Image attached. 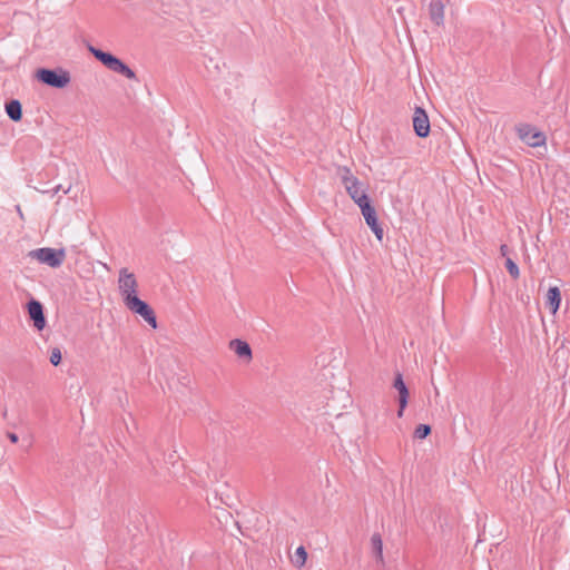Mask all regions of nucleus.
Instances as JSON below:
<instances>
[{"instance_id":"24","label":"nucleus","mask_w":570,"mask_h":570,"mask_svg":"<svg viewBox=\"0 0 570 570\" xmlns=\"http://www.w3.org/2000/svg\"><path fill=\"white\" fill-rule=\"evenodd\" d=\"M7 436L12 443H17L19 440L18 435L13 432H8Z\"/></svg>"},{"instance_id":"10","label":"nucleus","mask_w":570,"mask_h":570,"mask_svg":"<svg viewBox=\"0 0 570 570\" xmlns=\"http://www.w3.org/2000/svg\"><path fill=\"white\" fill-rule=\"evenodd\" d=\"M393 387L399 392V411L397 416L402 417L403 412L409 403V389L403 380V375L401 373H396L393 382Z\"/></svg>"},{"instance_id":"7","label":"nucleus","mask_w":570,"mask_h":570,"mask_svg":"<svg viewBox=\"0 0 570 570\" xmlns=\"http://www.w3.org/2000/svg\"><path fill=\"white\" fill-rule=\"evenodd\" d=\"M412 121L414 132L417 137L425 138L429 136L431 130L430 120L426 111L423 108H415Z\"/></svg>"},{"instance_id":"27","label":"nucleus","mask_w":570,"mask_h":570,"mask_svg":"<svg viewBox=\"0 0 570 570\" xmlns=\"http://www.w3.org/2000/svg\"><path fill=\"white\" fill-rule=\"evenodd\" d=\"M18 215H21L22 216V213L20 210V207L18 206Z\"/></svg>"},{"instance_id":"25","label":"nucleus","mask_w":570,"mask_h":570,"mask_svg":"<svg viewBox=\"0 0 570 570\" xmlns=\"http://www.w3.org/2000/svg\"><path fill=\"white\" fill-rule=\"evenodd\" d=\"M62 189V186L61 185H57L53 189H52V195H56L58 191H61Z\"/></svg>"},{"instance_id":"5","label":"nucleus","mask_w":570,"mask_h":570,"mask_svg":"<svg viewBox=\"0 0 570 570\" xmlns=\"http://www.w3.org/2000/svg\"><path fill=\"white\" fill-rule=\"evenodd\" d=\"M125 305L135 314L141 316L153 328L157 327V318L155 312L148 303L140 299L137 295H132Z\"/></svg>"},{"instance_id":"26","label":"nucleus","mask_w":570,"mask_h":570,"mask_svg":"<svg viewBox=\"0 0 570 570\" xmlns=\"http://www.w3.org/2000/svg\"><path fill=\"white\" fill-rule=\"evenodd\" d=\"M65 194H68L69 190H70V187H68L67 189H62Z\"/></svg>"},{"instance_id":"15","label":"nucleus","mask_w":570,"mask_h":570,"mask_svg":"<svg viewBox=\"0 0 570 570\" xmlns=\"http://www.w3.org/2000/svg\"><path fill=\"white\" fill-rule=\"evenodd\" d=\"M361 213L365 219V223L368 227H376L379 224L377 215L375 208L372 206V204H368L361 208Z\"/></svg>"},{"instance_id":"12","label":"nucleus","mask_w":570,"mask_h":570,"mask_svg":"<svg viewBox=\"0 0 570 570\" xmlns=\"http://www.w3.org/2000/svg\"><path fill=\"white\" fill-rule=\"evenodd\" d=\"M444 9L445 6L442 0H431L429 6V14L431 20L436 26H441L444 22Z\"/></svg>"},{"instance_id":"8","label":"nucleus","mask_w":570,"mask_h":570,"mask_svg":"<svg viewBox=\"0 0 570 570\" xmlns=\"http://www.w3.org/2000/svg\"><path fill=\"white\" fill-rule=\"evenodd\" d=\"M346 193L352 200L361 208L371 204L363 184L360 180H353L352 184L345 186Z\"/></svg>"},{"instance_id":"19","label":"nucleus","mask_w":570,"mask_h":570,"mask_svg":"<svg viewBox=\"0 0 570 570\" xmlns=\"http://www.w3.org/2000/svg\"><path fill=\"white\" fill-rule=\"evenodd\" d=\"M431 433V426L429 424H419L414 431L416 439H425Z\"/></svg>"},{"instance_id":"6","label":"nucleus","mask_w":570,"mask_h":570,"mask_svg":"<svg viewBox=\"0 0 570 570\" xmlns=\"http://www.w3.org/2000/svg\"><path fill=\"white\" fill-rule=\"evenodd\" d=\"M119 289L124 297V302L128 301L132 295H137V281L132 273L127 268L119 272Z\"/></svg>"},{"instance_id":"21","label":"nucleus","mask_w":570,"mask_h":570,"mask_svg":"<svg viewBox=\"0 0 570 570\" xmlns=\"http://www.w3.org/2000/svg\"><path fill=\"white\" fill-rule=\"evenodd\" d=\"M61 360H62V355H61L60 348L53 347L50 352V363L53 366H58L61 363Z\"/></svg>"},{"instance_id":"22","label":"nucleus","mask_w":570,"mask_h":570,"mask_svg":"<svg viewBox=\"0 0 570 570\" xmlns=\"http://www.w3.org/2000/svg\"><path fill=\"white\" fill-rule=\"evenodd\" d=\"M370 228L374 233L377 240L382 243L383 237H384V230H383L382 226L380 225V223L376 225V227H370Z\"/></svg>"},{"instance_id":"20","label":"nucleus","mask_w":570,"mask_h":570,"mask_svg":"<svg viewBox=\"0 0 570 570\" xmlns=\"http://www.w3.org/2000/svg\"><path fill=\"white\" fill-rule=\"evenodd\" d=\"M307 559V552L303 546L298 547L295 551V562L298 567L305 564Z\"/></svg>"},{"instance_id":"17","label":"nucleus","mask_w":570,"mask_h":570,"mask_svg":"<svg viewBox=\"0 0 570 570\" xmlns=\"http://www.w3.org/2000/svg\"><path fill=\"white\" fill-rule=\"evenodd\" d=\"M373 551L379 560H383V542L379 533H374L371 538Z\"/></svg>"},{"instance_id":"2","label":"nucleus","mask_w":570,"mask_h":570,"mask_svg":"<svg viewBox=\"0 0 570 570\" xmlns=\"http://www.w3.org/2000/svg\"><path fill=\"white\" fill-rule=\"evenodd\" d=\"M36 78L38 81L47 85L51 88L62 89L70 82L69 71L62 68H39L36 71Z\"/></svg>"},{"instance_id":"23","label":"nucleus","mask_w":570,"mask_h":570,"mask_svg":"<svg viewBox=\"0 0 570 570\" xmlns=\"http://www.w3.org/2000/svg\"><path fill=\"white\" fill-rule=\"evenodd\" d=\"M500 253L503 257H509V254H510V248L507 244H502L500 246Z\"/></svg>"},{"instance_id":"1","label":"nucleus","mask_w":570,"mask_h":570,"mask_svg":"<svg viewBox=\"0 0 570 570\" xmlns=\"http://www.w3.org/2000/svg\"><path fill=\"white\" fill-rule=\"evenodd\" d=\"M88 50L99 62H101L110 71L119 73L128 79H136L135 71L112 53L104 51L94 46H88Z\"/></svg>"},{"instance_id":"18","label":"nucleus","mask_w":570,"mask_h":570,"mask_svg":"<svg viewBox=\"0 0 570 570\" xmlns=\"http://www.w3.org/2000/svg\"><path fill=\"white\" fill-rule=\"evenodd\" d=\"M505 267L512 278L517 279L520 276V269L512 258L507 257Z\"/></svg>"},{"instance_id":"14","label":"nucleus","mask_w":570,"mask_h":570,"mask_svg":"<svg viewBox=\"0 0 570 570\" xmlns=\"http://www.w3.org/2000/svg\"><path fill=\"white\" fill-rule=\"evenodd\" d=\"M6 112L13 121H19L22 118V106L19 100L12 99L6 104Z\"/></svg>"},{"instance_id":"3","label":"nucleus","mask_w":570,"mask_h":570,"mask_svg":"<svg viewBox=\"0 0 570 570\" xmlns=\"http://www.w3.org/2000/svg\"><path fill=\"white\" fill-rule=\"evenodd\" d=\"M29 256L41 264L57 268L62 265L66 258V250L63 248L41 247L29 252Z\"/></svg>"},{"instance_id":"16","label":"nucleus","mask_w":570,"mask_h":570,"mask_svg":"<svg viewBox=\"0 0 570 570\" xmlns=\"http://www.w3.org/2000/svg\"><path fill=\"white\" fill-rule=\"evenodd\" d=\"M337 175L341 178L342 184L345 186L352 184L353 180H358L346 166L338 167Z\"/></svg>"},{"instance_id":"9","label":"nucleus","mask_w":570,"mask_h":570,"mask_svg":"<svg viewBox=\"0 0 570 570\" xmlns=\"http://www.w3.org/2000/svg\"><path fill=\"white\" fill-rule=\"evenodd\" d=\"M27 308L29 317L33 322V326L38 331H42L47 324L42 304L39 301L32 298L28 302Z\"/></svg>"},{"instance_id":"13","label":"nucleus","mask_w":570,"mask_h":570,"mask_svg":"<svg viewBox=\"0 0 570 570\" xmlns=\"http://www.w3.org/2000/svg\"><path fill=\"white\" fill-rule=\"evenodd\" d=\"M561 304V292L558 286H551L547 293V305L551 313L557 314Z\"/></svg>"},{"instance_id":"4","label":"nucleus","mask_w":570,"mask_h":570,"mask_svg":"<svg viewBox=\"0 0 570 570\" xmlns=\"http://www.w3.org/2000/svg\"><path fill=\"white\" fill-rule=\"evenodd\" d=\"M515 132L519 139L530 147L544 146L547 137L543 131L533 125L521 122L515 126Z\"/></svg>"},{"instance_id":"11","label":"nucleus","mask_w":570,"mask_h":570,"mask_svg":"<svg viewBox=\"0 0 570 570\" xmlns=\"http://www.w3.org/2000/svg\"><path fill=\"white\" fill-rule=\"evenodd\" d=\"M229 347L239 358L247 362L252 360V348L247 342L235 338L230 341Z\"/></svg>"}]
</instances>
